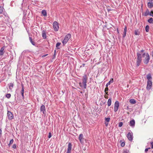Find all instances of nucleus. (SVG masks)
<instances>
[{"mask_svg": "<svg viewBox=\"0 0 153 153\" xmlns=\"http://www.w3.org/2000/svg\"><path fill=\"white\" fill-rule=\"evenodd\" d=\"M88 80V77L85 74L83 77L82 79V83L80 82L79 83V85L82 88H83L86 89L87 87V83Z\"/></svg>", "mask_w": 153, "mask_h": 153, "instance_id": "nucleus-1", "label": "nucleus"}, {"mask_svg": "<svg viewBox=\"0 0 153 153\" xmlns=\"http://www.w3.org/2000/svg\"><path fill=\"white\" fill-rule=\"evenodd\" d=\"M143 57H144V59H143V62L144 64H147L149 62L150 59L149 55V54L144 53L142 55Z\"/></svg>", "mask_w": 153, "mask_h": 153, "instance_id": "nucleus-2", "label": "nucleus"}, {"mask_svg": "<svg viewBox=\"0 0 153 153\" xmlns=\"http://www.w3.org/2000/svg\"><path fill=\"white\" fill-rule=\"evenodd\" d=\"M137 59L136 61V65L137 66H139L142 61V57L140 53H137Z\"/></svg>", "mask_w": 153, "mask_h": 153, "instance_id": "nucleus-3", "label": "nucleus"}, {"mask_svg": "<svg viewBox=\"0 0 153 153\" xmlns=\"http://www.w3.org/2000/svg\"><path fill=\"white\" fill-rule=\"evenodd\" d=\"M71 35L70 34L68 33L67 34L62 41V43L64 44H65L68 42L69 39L71 38Z\"/></svg>", "mask_w": 153, "mask_h": 153, "instance_id": "nucleus-4", "label": "nucleus"}, {"mask_svg": "<svg viewBox=\"0 0 153 153\" xmlns=\"http://www.w3.org/2000/svg\"><path fill=\"white\" fill-rule=\"evenodd\" d=\"M53 26L54 30L55 31L58 30L59 27L58 23L56 21H54L53 24Z\"/></svg>", "mask_w": 153, "mask_h": 153, "instance_id": "nucleus-5", "label": "nucleus"}, {"mask_svg": "<svg viewBox=\"0 0 153 153\" xmlns=\"http://www.w3.org/2000/svg\"><path fill=\"white\" fill-rule=\"evenodd\" d=\"M7 114V117L9 120H11L13 119V116L12 112L8 111Z\"/></svg>", "mask_w": 153, "mask_h": 153, "instance_id": "nucleus-6", "label": "nucleus"}, {"mask_svg": "<svg viewBox=\"0 0 153 153\" xmlns=\"http://www.w3.org/2000/svg\"><path fill=\"white\" fill-rule=\"evenodd\" d=\"M119 106V103L118 101H116L114 104V111L116 112L118 109Z\"/></svg>", "mask_w": 153, "mask_h": 153, "instance_id": "nucleus-7", "label": "nucleus"}, {"mask_svg": "<svg viewBox=\"0 0 153 153\" xmlns=\"http://www.w3.org/2000/svg\"><path fill=\"white\" fill-rule=\"evenodd\" d=\"M127 136L129 140L130 141H132L133 140V134L132 132L128 133L127 134Z\"/></svg>", "mask_w": 153, "mask_h": 153, "instance_id": "nucleus-8", "label": "nucleus"}, {"mask_svg": "<svg viewBox=\"0 0 153 153\" xmlns=\"http://www.w3.org/2000/svg\"><path fill=\"white\" fill-rule=\"evenodd\" d=\"M72 145L71 143H68V149L66 153H71V149H72Z\"/></svg>", "mask_w": 153, "mask_h": 153, "instance_id": "nucleus-9", "label": "nucleus"}, {"mask_svg": "<svg viewBox=\"0 0 153 153\" xmlns=\"http://www.w3.org/2000/svg\"><path fill=\"white\" fill-rule=\"evenodd\" d=\"M152 81H147L146 89L148 90H149L152 87Z\"/></svg>", "mask_w": 153, "mask_h": 153, "instance_id": "nucleus-10", "label": "nucleus"}, {"mask_svg": "<svg viewBox=\"0 0 153 153\" xmlns=\"http://www.w3.org/2000/svg\"><path fill=\"white\" fill-rule=\"evenodd\" d=\"M40 110V111L41 112H42L44 114H45V113H46L45 107L44 105H42L41 106Z\"/></svg>", "mask_w": 153, "mask_h": 153, "instance_id": "nucleus-11", "label": "nucleus"}, {"mask_svg": "<svg viewBox=\"0 0 153 153\" xmlns=\"http://www.w3.org/2000/svg\"><path fill=\"white\" fill-rule=\"evenodd\" d=\"M147 78L148 79V82L152 81V74L151 73L148 74L147 76Z\"/></svg>", "mask_w": 153, "mask_h": 153, "instance_id": "nucleus-12", "label": "nucleus"}, {"mask_svg": "<svg viewBox=\"0 0 153 153\" xmlns=\"http://www.w3.org/2000/svg\"><path fill=\"white\" fill-rule=\"evenodd\" d=\"M79 139L80 142L82 143L83 142L84 138L83 137V135L82 134H80L79 136Z\"/></svg>", "mask_w": 153, "mask_h": 153, "instance_id": "nucleus-13", "label": "nucleus"}, {"mask_svg": "<svg viewBox=\"0 0 153 153\" xmlns=\"http://www.w3.org/2000/svg\"><path fill=\"white\" fill-rule=\"evenodd\" d=\"M22 89L21 93L22 94V95L23 98L24 97V86H23V85L22 84Z\"/></svg>", "mask_w": 153, "mask_h": 153, "instance_id": "nucleus-14", "label": "nucleus"}, {"mask_svg": "<svg viewBox=\"0 0 153 153\" xmlns=\"http://www.w3.org/2000/svg\"><path fill=\"white\" fill-rule=\"evenodd\" d=\"M147 5L148 7L149 8H152L153 6V2L152 1L148 2V3Z\"/></svg>", "mask_w": 153, "mask_h": 153, "instance_id": "nucleus-15", "label": "nucleus"}, {"mask_svg": "<svg viewBox=\"0 0 153 153\" xmlns=\"http://www.w3.org/2000/svg\"><path fill=\"white\" fill-rule=\"evenodd\" d=\"M5 46H4L1 48L0 50V52L1 53H0V55H2L4 54V51L5 49Z\"/></svg>", "mask_w": 153, "mask_h": 153, "instance_id": "nucleus-16", "label": "nucleus"}, {"mask_svg": "<svg viewBox=\"0 0 153 153\" xmlns=\"http://www.w3.org/2000/svg\"><path fill=\"white\" fill-rule=\"evenodd\" d=\"M130 126L133 127L135 126V122L134 120H132L130 121Z\"/></svg>", "mask_w": 153, "mask_h": 153, "instance_id": "nucleus-17", "label": "nucleus"}, {"mask_svg": "<svg viewBox=\"0 0 153 153\" xmlns=\"http://www.w3.org/2000/svg\"><path fill=\"white\" fill-rule=\"evenodd\" d=\"M42 36L43 39H45L46 38V32L45 30L42 31Z\"/></svg>", "mask_w": 153, "mask_h": 153, "instance_id": "nucleus-18", "label": "nucleus"}, {"mask_svg": "<svg viewBox=\"0 0 153 153\" xmlns=\"http://www.w3.org/2000/svg\"><path fill=\"white\" fill-rule=\"evenodd\" d=\"M113 79L112 78L110 80L108 83L106 84L105 85L106 87H108V85H110L111 83L113 82Z\"/></svg>", "mask_w": 153, "mask_h": 153, "instance_id": "nucleus-19", "label": "nucleus"}, {"mask_svg": "<svg viewBox=\"0 0 153 153\" xmlns=\"http://www.w3.org/2000/svg\"><path fill=\"white\" fill-rule=\"evenodd\" d=\"M29 40L31 43L33 45H35V43L34 41H33L32 38L31 37H29Z\"/></svg>", "mask_w": 153, "mask_h": 153, "instance_id": "nucleus-20", "label": "nucleus"}, {"mask_svg": "<svg viewBox=\"0 0 153 153\" xmlns=\"http://www.w3.org/2000/svg\"><path fill=\"white\" fill-rule=\"evenodd\" d=\"M130 102L132 104H134L136 103L135 100L134 99H132L130 100Z\"/></svg>", "mask_w": 153, "mask_h": 153, "instance_id": "nucleus-21", "label": "nucleus"}, {"mask_svg": "<svg viewBox=\"0 0 153 153\" xmlns=\"http://www.w3.org/2000/svg\"><path fill=\"white\" fill-rule=\"evenodd\" d=\"M127 31V27L126 26L124 28V33L123 35V37H125L126 36V32Z\"/></svg>", "mask_w": 153, "mask_h": 153, "instance_id": "nucleus-22", "label": "nucleus"}, {"mask_svg": "<svg viewBox=\"0 0 153 153\" xmlns=\"http://www.w3.org/2000/svg\"><path fill=\"white\" fill-rule=\"evenodd\" d=\"M149 14V11L148 9H147L146 11L145 12L144 15L145 16H147Z\"/></svg>", "mask_w": 153, "mask_h": 153, "instance_id": "nucleus-23", "label": "nucleus"}, {"mask_svg": "<svg viewBox=\"0 0 153 153\" xmlns=\"http://www.w3.org/2000/svg\"><path fill=\"white\" fill-rule=\"evenodd\" d=\"M42 14L44 16H46L47 15V12L45 10H43L42 11Z\"/></svg>", "mask_w": 153, "mask_h": 153, "instance_id": "nucleus-24", "label": "nucleus"}, {"mask_svg": "<svg viewBox=\"0 0 153 153\" xmlns=\"http://www.w3.org/2000/svg\"><path fill=\"white\" fill-rule=\"evenodd\" d=\"M111 98H109L108 99V106H110L111 105Z\"/></svg>", "mask_w": 153, "mask_h": 153, "instance_id": "nucleus-25", "label": "nucleus"}, {"mask_svg": "<svg viewBox=\"0 0 153 153\" xmlns=\"http://www.w3.org/2000/svg\"><path fill=\"white\" fill-rule=\"evenodd\" d=\"M13 85H13V83H10L9 84V89H10V90L12 89V88H13Z\"/></svg>", "mask_w": 153, "mask_h": 153, "instance_id": "nucleus-26", "label": "nucleus"}, {"mask_svg": "<svg viewBox=\"0 0 153 153\" xmlns=\"http://www.w3.org/2000/svg\"><path fill=\"white\" fill-rule=\"evenodd\" d=\"M148 22L150 23H152L153 22V19L152 18H150L148 20Z\"/></svg>", "mask_w": 153, "mask_h": 153, "instance_id": "nucleus-27", "label": "nucleus"}, {"mask_svg": "<svg viewBox=\"0 0 153 153\" xmlns=\"http://www.w3.org/2000/svg\"><path fill=\"white\" fill-rule=\"evenodd\" d=\"M4 8L3 7L0 6V14H2L3 12Z\"/></svg>", "mask_w": 153, "mask_h": 153, "instance_id": "nucleus-28", "label": "nucleus"}, {"mask_svg": "<svg viewBox=\"0 0 153 153\" xmlns=\"http://www.w3.org/2000/svg\"><path fill=\"white\" fill-rule=\"evenodd\" d=\"M135 35H139L140 34V32L138 30H135L134 32Z\"/></svg>", "mask_w": 153, "mask_h": 153, "instance_id": "nucleus-29", "label": "nucleus"}, {"mask_svg": "<svg viewBox=\"0 0 153 153\" xmlns=\"http://www.w3.org/2000/svg\"><path fill=\"white\" fill-rule=\"evenodd\" d=\"M149 27L148 25H146L145 27V30L146 32H148L149 31Z\"/></svg>", "mask_w": 153, "mask_h": 153, "instance_id": "nucleus-30", "label": "nucleus"}, {"mask_svg": "<svg viewBox=\"0 0 153 153\" xmlns=\"http://www.w3.org/2000/svg\"><path fill=\"white\" fill-rule=\"evenodd\" d=\"M110 120V117H105V122H109Z\"/></svg>", "mask_w": 153, "mask_h": 153, "instance_id": "nucleus-31", "label": "nucleus"}, {"mask_svg": "<svg viewBox=\"0 0 153 153\" xmlns=\"http://www.w3.org/2000/svg\"><path fill=\"white\" fill-rule=\"evenodd\" d=\"M61 44V43L59 42H57L56 44V47L57 48V49H59V48H58V47L60 46Z\"/></svg>", "mask_w": 153, "mask_h": 153, "instance_id": "nucleus-32", "label": "nucleus"}, {"mask_svg": "<svg viewBox=\"0 0 153 153\" xmlns=\"http://www.w3.org/2000/svg\"><path fill=\"white\" fill-rule=\"evenodd\" d=\"M108 88L107 87H106V88L105 89V91L106 94H108Z\"/></svg>", "mask_w": 153, "mask_h": 153, "instance_id": "nucleus-33", "label": "nucleus"}, {"mask_svg": "<svg viewBox=\"0 0 153 153\" xmlns=\"http://www.w3.org/2000/svg\"><path fill=\"white\" fill-rule=\"evenodd\" d=\"M5 97L7 98H9L11 97V94H7L6 95Z\"/></svg>", "mask_w": 153, "mask_h": 153, "instance_id": "nucleus-34", "label": "nucleus"}, {"mask_svg": "<svg viewBox=\"0 0 153 153\" xmlns=\"http://www.w3.org/2000/svg\"><path fill=\"white\" fill-rule=\"evenodd\" d=\"M13 141H13V139H12L10 141V143H9V144H8L9 146H10V145L13 143Z\"/></svg>", "mask_w": 153, "mask_h": 153, "instance_id": "nucleus-35", "label": "nucleus"}, {"mask_svg": "<svg viewBox=\"0 0 153 153\" xmlns=\"http://www.w3.org/2000/svg\"><path fill=\"white\" fill-rule=\"evenodd\" d=\"M149 15L153 17V11L152 10L150 13L149 12Z\"/></svg>", "mask_w": 153, "mask_h": 153, "instance_id": "nucleus-36", "label": "nucleus"}, {"mask_svg": "<svg viewBox=\"0 0 153 153\" xmlns=\"http://www.w3.org/2000/svg\"><path fill=\"white\" fill-rule=\"evenodd\" d=\"M123 125V123L122 122H120L119 123L118 126L119 127H121Z\"/></svg>", "mask_w": 153, "mask_h": 153, "instance_id": "nucleus-37", "label": "nucleus"}, {"mask_svg": "<svg viewBox=\"0 0 153 153\" xmlns=\"http://www.w3.org/2000/svg\"><path fill=\"white\" fill-rule=\"evenodd\" d=\"M125 145V143L124 142H122L121 143V146L122 147H124Z\"/></svg>", "mask_w": 153, "mask_h": 153, "instance_id": "nucleus-38", "label": "nucleus"}, {"mask_svg": "<svg viewBox=\"0 0 153 153\" xmlns=\"http://www.w3.org/2000/svg\"><path fill=\"white\" fill-rule=\"evenodd\" d=\"M128 152L129 151L127 149H126L123 151V153H128Z\"/></svg>", "mask_w": 153, "mask_h": 153, "instance_id": "nucleus-39", "label": "nucleus"}, {"mask_svg": "<svg viewBox=\"0 0 153 153\" xmlns=\"http://www.w3.org/2000/svg\"><path fill=\"white\" fill-rule=\"evenodd\" d=\"M52 136L51 134V132H49L48 134V137L49 138H50Z\"/></svg>", "mask_w": 153, "mask_h": 153, "instance_id": "nucleus-40", "label": "nucleus"}, {"mask_svg": "<svg viewBox=\"0 0 153 153\" xmlns=\"http://www.w3.org/2000/svg\"><path fill=\"white\" fill-rule=\"evenodd\" d=\"M12 148L13 149H16V144H14Z\"/></svg>", "mask_w": 153, "mask_h": 153, "instance_id": "nucleus-41", "label": "nucleus"}, {"mask_svg": "<svg viewBox=\"0 0 153 153\" xmlns=\"http://www.w3.org/2000/svg\"><path fill=\"white\" fill-rule=\"evenodd\" d=\"M150 143H151V146H152L151 148L152 149V148H153V142H151Z\"/></svg>", "mask_w": 153, "mask_h": 153, "instance_id": "nucleus-42", "label": "nucleus"}, {"mask_svg": "<svg viewBox=\"0 0 153 153\" xmlns=\"http://www.w3.org/2000/svg\"><path fill=\"white\" fill-rule=\"evenodd\" d=\"M153 57V51H152V52L150 54Z\"/></svg>", "mask_w": 153, "mask_h": 153, "instance_id": "nucleus-43", "label": "nucleus"}, {"mask_svg": "<svg viewBox=\"0 0 153 153\" xmlns=\"http://www.w3.org/2000/svg\"><path fill=\"white\" fill-rule=\"evenodd\" d=\"M144 51V50H141L140 51V53H141L142 52H143Z\"/></svg>", "mask_w": 153, "mask_h": 153, "instance_id": "nucleus-44", "label": "nucleus"}, {"mask_svg": "<svg viewBox=\"0 0 153 153\" xmlns=\"http://www.w3.org/2000/svg\"><path fill=\"white\" fill-rule=\"evenodd\" d=\"M148 149H147V148L145 149V152H146L148 151Z\"/></svg>", "mask_w": 153, "mask_h": 153, "instance_id": "nucleus-45", "label": "nucleus"}, {"mask_svg": "<svg viewBox=\"0 0 153 153\" xmlns=\"http://www.w3.org/2000/svg\"><path fill=\"white\" fill-rule=\"evenodd\" d=\"M1 129H0V135H1Z\"/></svg>", "mask_w": 153, "mask_h": 153, "instance_id": "nucleus-46", "label": "nucleus"}, {"mask_svg": "<svg viewBox=\"0 0 153 153\" xmlns=\"http://www.w3.org/2000/svg\"><path fill=\"white\" fill-rule=\"evenodd\" d=\"M85 65V64L83 63L82 64V66L83 67H84V66Z\"/></svg>", "mask_w": 153, "mask_h": 153, "instance_id": "nucleus-47", "label": "nucleus"}, {"mask_svg": "<svg viewBox=\"0 0 153 153\" xmlns=\"http://www.w3.org/2000/svg\"><path fill=\"white\" fill-rule=\"evenodd\" d=\"M105 124L106 126H107L108 125V123H106V122H105Z\"/></svg>", "mask_w": 153, "mask_h": 153, "instance_id": "nucleus-48", "label": "nucleus"}, {"mask_svg": "<svg viewBox=\"0 0 153 153\" xmlns=\"http://www.w3.org/2000/svg\"><path fill=\"white\" fill-rule=\"evenodd\" d=\"M47 55V54H46V55H43V57H45V56H46Z\"/></svg>", "mask_w": 153, "mask_h": 153, "instance_id": "nucleus-49", "label": "nucleus"}, {"mask_svg": "<svg viewBox=\"0 0 153 153\" xmlns=\"http://www.w3.org/2000/svg\"><path fill=\"white\" fill-rule=\"evenodd\" d=\"M105 113L106 114H107L108 113V110L106 111Z\"/></svg>", "mask_w": 153, "mask_h": 153, "instance_id": "nucleus-50", "label": "nucleus"}, {"mask_svg": "<svg viewBox=\"0 0 153 153\" xmlns=\"http://www.w3.org/2000/svg\"><path fill=\"white\" fill-rule=\"evenodd\" d=\"M105 98H107H107H108V96H107V97H105Z\"/></svg>", "mask_w": 153, "mask_h": 153, "instance_id": "nucleus-51", "label": "nucleus"}, {"mask_svg": "<svg viewBox=\"0 0 153 153\" xmlns=\"http://www.w3.org/2000/svg\"><path fill=\"white\" fill-rule=\"evenodd\" d=\"M147 149H148V150L149 149H150V147H149V148H147Z\"/></svg>", "mask_w": 153, "mask_h": 153, "instance_id": "nucleus-52", "label": "nucleus"}, {"mask_svg": "<svg viewBox=\"0 0 153 153\" xmlns=\"http://www.w3.org/2000/svg\"><path fill=\"white\" fill-rule=\"evenodd\" d=\"M56 52V51L55 50L54 51V55H55V54Z\"/></svg>", "mask_w": 153, "mask_h": 153, "instance_id": "nucleus-53", "label": "nucleus"}, {"mask_svg": "<svg viewBox=\"0 0 153 153\" xmlns=\"http://www.w3.org/2000/svg\"><path fill=\"white\" fill-rule=\"evenodd\" d=\"M82 65L80 67H82Z\"/></svg>", "mask_w": 153, "mask_h": 153, "instance_id": "nucleus-54", "label": "nucleus"}, {"mask_svg": "<svg viewBox=\"0 0 153 153\" xmlns=\"http://www.w3.org/2000/svg\"><path fill=\"white\" fill-rule=\"evenodd\" d=\"M1 82V81H0V83Z\"/></svg>", "mask_w": 153, "mask_h": 153, "instance_id": "nucleus-55", "label": "nucleus"}]
</instances>
